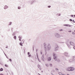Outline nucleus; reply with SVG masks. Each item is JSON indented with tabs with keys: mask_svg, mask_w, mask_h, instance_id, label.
<instances>
[{
	"mask_svg": "<svg viewBox=\"0 0 75 75\" xmlns=\"http://www.w3.org/2000/svg\"><path fill=\"white\" fill-rule=\"evenodd\" d=\"M44 45L45 48V52H46L45 55H46V54H47V50H48V51L50 50L51 48V46H50V44H48L47 47V45L45 43H44Z\"/></svg>",
	"mask_w": 75,
	"mask_h": 75,
	"instance_id": "1",
	"label": "nucleus"
},
{
	"mask_svg": "<svg viewBox=\"0 0 75 75\" xmlns=\"http://www.w3.org/2000/svg\"><path fill=\"white\" fill-rule=\"evenodd\" d=\"M54 35L55 37H57V38H60V37H61V36H60V35H59V34L57 33H55Z\"/></svg>",
	"mask_w": 75,
	"mask_h": 75,
	"instance_id": "2",
	"label": "nucleus"
},
{
	"mask_svg": "<svg viewBox=\"0 0 75 75\" xmlns=\"http://www.w3.org/2000/svg\"><path fill=\"white\" fill-rule=\"evenodd\" d=\"M53 55L54 57V59L55 61H57V57L55 56V54L54 53H53Z\"/></svg>",
	"mask_w": 75,
	"mask_h": 75,
	"instance_id": "3",
	"label": "nucleus"
},
{
	"mask_svg": "<svg viewBox=\"0 0 75 75\" xmlns=\"http://www.w3.org/2000/svg\"><path fill=\"white\" fill-rule=\"evenodd\" d=\"M58 46L57 45V47H56L55 49H54L55 51H58Z\"/></svg>",
	"mask_w": 75,
	"mask_h": 75,
	"instance_id": "4",
	"label": "nucleus"
},
{
	"mask_svg": "<svg viewBox=\"0 0 75 75\" xmlns=\"http://www.w3.org/2000/svg\"><path fill=\"white\" fill-rule=\"evenodd\" d=\"M36 56L37 57V58H38V61L40 62H41V61H40V60L39 59V58H38V53H36Z\"/></svg>",
	"mask_w": 75,
	"mask_h": 75,
	"instance_id": "5",
	"label": "nucleus"
},
{
	"mask_svg": "<svg viewBox=\"0 0 75 75\" xmlns=\"http://www.w3.org/2000/svg\"><path fill=\"white\" fill-rule=\"evenodd\" d=\"M8 8V6H7V5H5L4 7V9L6 10V9H7V8Z\"/></svg>",
	"mask_w": 75,
	"mask_h": 75,
	"instance_id": "6",
	"label": "nucleus"
},
{
	"mask_svg": "<svg viewBox=\"0 0 75 75\" xmlns=\"http://www.w3.org/2000/svg\"><path fill=\"white\" fill-rule=\"evenodd\" d=\"M42 60L43 61H44V55H42V56L41 57Z\"/></svg>",
	"mask_w": 75,
	"mask_h": 75,
	"instance_id": "7",
	"label": "nucleus"
},
{
	"mask_svg": "<svg viewBox=\"0 0 75 75\" xmlns=\"http://www.w3.org/2000/svg\"><path fill=\"white\" fill-rule=\"evenodd\" d=\"M48 61H50L51 60V58L50 57L48 58Z\"/></svg>",
	"mask_w": 75,
	"mask_h": 75,
	"instance_id": "8",
	"label": "nucleus"
},
{
	"mask_svg": "<svg viewBox=\"0 0 75 75\" xmlns=\"http://www.w3.org/2000/svg\"><path fill=\"white\" fill-rule=\"evenodd\" d=\"M71 68V71H74V69H75V68H74V67H70Z\"/></svg>",
	"mask_w": 75,
	"mask_h": 75,
	"instance_id": "9",
	"label": "nucleus"
},
{
	"mask_svg": "<svg viewBox=\"0 0 75 75\" xmlns=\"http://www.w3.org/2000/svg\"><path fill=\"white\" fill-rule=\"evenodd\" d=\"M70 44L71 45H74V43L72 41L70 42Z\"/></svg>",
	"mask_w": 75,
	"mask_h": 75,
	"instance_id": "10",
	"label": "nucleus"
},
{
	"mask_svg": "<svg viewBox=\"0 0 75 75\" xmlns=\"http://www.w3.org/2000/svg\"><path fill=\"white\" fill-rule=\"evenodd\" d=\"M64 54V55H65L67 57H68V53L67 52H65Z\"/></svg>",
	"mask_w": 75,
	"mask_h": 75,
	"instance_id": "11",
	"label": "nucleus"
},
{
	"mask_svg": "<svg viewBox=\"0 0 75 75\" xmlns=\"http://www.w3.org/2000/svg\"><path fill=\"white\" fill-rule=\"evenodd\" d=\"M38 68H39L40 70H41V67H40V65H38Z\"/></svg>",
	"mask_w": 75,
	"mask_h": 75,
	"instance_id": "12",
	"label": "nucleus"
},
{
	"mask_svg": "<svg viewBox=\"0 0 75 75\" xmlns=\"http://www.w3.org/2000/svg\"><path fill=\"white\" fill-rule=\"evenodd\" d=\"M18 38H19V41H21V38H22L21 36V37L18 36Z\"/></svg>",
	"mask_w": 75,
	"mask_h": 75,
	"instance_id": "13",
	"label": "nucleus"
},
{
	"mask_svg": "<svg viewBox=\"0 0 75 75\" xmlns=\"http://www.w3.org/2000/svg\"><path fill=\"white\" fill-rule=\"evenodd\" d=\"M71 67L68 68L67 71H71Z\"/></svg>",
	"mask_w": 75,
	"mask_h": 75,
	"instance_id": "14",
	"label": "nucleus"
},
{
	"mask_svg": "<svg viewBox=\"0 0 75 75\" xmlns=\"http://www.w3.org/2000/svg\"><path fill=\"white\" fill-rule=\"evenodd\" d=\"M34 3V1H31L30 3L31 4H33V3Z\"/></svg>",
	"mask_w": 75,
	"mask_h": 75,
	"instance_id": "15",
	"label": "nucleus"
},
{
	"mask_svg": "<svg viewBox=\"0 0 75 75\" xmlns=\"http://www.w3.org/2000/svg\"><path fill=\"white\" fill-rule=\"evenodd\" d=\"M0 71H3V68H1L0 69Z\"/></svg>",
	"mask_w": 75,
	"mask_h": 75,
	"instance_id": "16",
	"label": "nucleus"
},
{
	"mask_svg": "<svg viewBox=\"0 0 75 75\" xmlns=\"http://www.w3.org/2000/svg\"><path fill=\"white\" fill-rule=\"evenodd\" d=\"M19 44L20 45H21V46H23V44H22V43L21 42H20L19 43Z\"/></svg>",
	"mask_w": 75,
	"mask_h": 75,
	"instance_id": "17",
	"label": "nucleus"
},
{
	"mask_svg": "<svg viewBox=\"0 0 75 75\" xmlns=\"http://www.w3.org/2000/svg\"><path fill=\"white\" fill-rule=\"evenodd\" d=\"M13 38L15 40H16V36H14V37H13Z\"/></svg>",
	"mask_w": 75,
	"mask_h": 75,
	"instance_id": "18",
	"label": "nucleus"
},
{
	"mask_svg": "<svg viewBox=\"0 0 75 75\" xmlns=\"http://www.w3.org/2000/svg\"><path fill=\"white\" fill-rule=\"evenodd\" d=\"M64 26H66V27H68V25L65 24L64 25Z\"/></svg>",
	"mask_w": 75,
	"mask_h": 75,
	"instance_id": "19",
	"label": "nucleus"
},
{
	"mask_svg": "<svg viewBox=\"0 0 75 75\" xmlns=\"http://www.w3.org/2000/svg\"><path fill=\"white\" fill-rule=\"evenodd\" d=\"M50 66L51 67H52V64H50Z\"/></svg>",
	"mask_w": 75,
	"mask_h": 75,
	"instance_id": "20",
	"label": "nucleus"
},
{
	"mask_svg": "<svg viewBox=\"0 0 75 75\" xmlns=\"http://www.w3.org/2000/svg\"><path fill=\"white\" fill-rule=\"evenodd\" d=\"M59 75H62V73L59 72Z\"/></svg>",
	"mask_w": 75,
	"mask_h": 75,
	"instance_id": "21",
	"label": "nucleus"
},
{
	"mask_svg": "<svg viewBox=\"0 0 75 75\" xmlns=\"http://www.w3.org/2000/svg\"><path fill=\"white\" fill-rule=\"evenodd\" d=\"M31 54H29V55H28V57H31Z\"/></svg>",
	"mask_w": 75,
	"mask_h": 75,
	"instance_id": "22",
	"label": "nucleus"
},
{
	"mask_svg": "<svg viewBox=\"0 0 75 75\" xmlns=\"http://www.w3.org/2000/svg\"><path fill=\"white\" fill-rule=\"evenodd\" d=\"M9 60L11 62V61H12V60H11V59H9Z\"/></svg>",
	"mask_w": 75,
	"mask_h": 75,
	"instance_id": "23",
	"label": "nucleus"
},
{
	"mask_svg": "<svg viewBox=\"0 0 75 75\" xmlns=\"http://www.w3.org/2000/svg\"><path fill=\"white\" fill-rule=\"evenodd\" d=\"M45 65H46V67H48L49 66V65H48V64H46Z\"/></svg>",
	"mask_w": 75,
	"mask_h": 75,
	"instance_id": "24",
	"label": "nucleus"
},
{
	"mask_svg": "<svg viewBox=\"0 0 75 75\" xmlns=\"http://www.w3.org/2000/svg\"><path fill=\"white\" fill-rule=\"evenodd\" d=\"M55 70H56V71H59V69H57V68H56V69H55Z\"/></svg>",
	"mask_w": 75,
	"mask_h": 75,
	"instance_id": "25",
	"label": "nucleus"
},
{
	"mask_svg": "<svg viewBox=\"0 0 75 75\" xmlns=\"http://www.w3.org/2000/svg\"><path fill=\"white\" fill-rule=\"evenodd\" d=\"M11 23H11V22H10L9 25H11Z\"/></svg>",
	"mask_w": 75,
	"mask_h": 75,
	"instance_id": "26",
	"label": "nucleus"
},
{
	"mask_svg": "<svg viewBox=\"0 0 75 75\" xmlns=\"http://www.w3.org/2000/svg\"><path fill=\"white\" fill-rule=\"evenodd\" d=\"M40 54H42V51H40Z\"/></svg>",
	"mask_w": 75,
	"mask_h": 75,
	"instance_id": "27",
	"label": "nucleus"
},
{
	"mask_svg": "<svg viewBox=\"0 0 75 75\" xmlns=\"http://www.w3.org/2000/svg\"><path fill=\"white\" fill-rule=\"evenodd\" d=\"M69 21H72V19H69Z\"/></svg>",
	"mask_w": 75,
	"mask_h": 75,
	"instance_id": "28",
	"label": "nucleus"
},
{
	"mask_svg": "<svg viewBox=\"0 0 75 75\" xmlns=\"http://www.w3.org/2000/svg\"><path fill=\"white\" fill-rule=\"evenodd\" d=\"M5 67H8V66H7V64H5Z\"/></svg>",
	"mask_w": 75,
	"mask_h": 75,
	"instance_id": "29",
	"label": "nucleus"
},
{
	"mask_svg": "<svg viewBox=\"0 0 75 75\" xmlns=\"http://www.w3.org/2000/svg\"><path fill=\"white\" fill-rule=\"evenodd\" d=\"M72 34H74V35H75V33H74V32H72Z\"/></svg>",
	"mask_w": 75,
	"mask_h": 75,
	"instance_id": "30",
	"label": "nucleus"
},
{
	"mask_svg": "<svg viewBox=\"0 0 75 75\" xmlns=\"http://www.w3.org/2000/svg\"><path fill=\"white\" fill-rule=\"evenodd\" d=\"M71 16L72 17H74V15H71Z\"/></svg>",
	"mask_w": 75,
	"mask_h": 75,
	"instance_id": "31",
	"label": "nucleus"
},
{
	"mask_svg": "<svg viewBox=\"0 0 75 75\" xmlns=\"http://www.w3.org/2000/svg\"><path fill=\"white\" fill-rule=\"evenodd\" d=\"M71 25H68V27H71Z\"/></svg>",
	"mask_w": 75,
	"mask_h": 75,
	"instance_id": "32",
	"label": "nucleus"
},
{
	"mask_svg": "<svg viewBox=\"0 0 75 75\" xmlns=\"http://www.w3.org/2000/svg\"><path fill=\"white\" fill-rule=\"evenodd\" d=\"M21 8V7H18V9H20Z\"/></svg>",
	"mask_w": 75,
	"mask_h": 75,
	"instance_id": "33",
	"label": "nucleus"
},
{
	"mask_svg": "<svg viewBox=\"0 0 75 75\" xmlns=\"http://www.w3.org/2000/svg\"><path fill=\"white\" fill-rule=\"evenodd\" d=\"M73 59H75V57H73Z\"/></svg>",
	"mask_w": 75,
	"mask_h": 75,
	"instance_id": "34",
	"label": "nucleus"
},
{
	"mask_svg": "<svg viewBox=\"0 0 75 75\" xmlns=\"http://www.w3.org/2000/svg\"><path fill=\"white\" fill-rule=\"evenodd\" d=\"M30 52H28V55H30Z\"/></svg>",
	"mask_w": 75,
	"mask_h": 75,
	"instance_id": "35",
	"label": "nucleus"
},
{
	"mask_svg": "<svg viewBox=\"0 0 75 75\" xmlns=\"http://www.w3.org/2000/svg\"><path fill=\"white\" fill-rule=\"evenodd\" d=\"M48 8H50V7H51V6H48Z\"/></svg>",
	"mask_w": 75,
	"mask_h": 75,
	"instance_id": "36",
	"label": "nucleus"
},
{
	"mask_svg": "<svg viewBox=\"0 0 75 75\" xmlns=\"http://www.w3.org/2000/svg\"><path fill=\"white\" fill-rule=\"evenodd\" d=\"M38 51V49H36V52H37Z\"/></svg>",
	"mask_w": 75,
	"mask_h": 75,
	"instance_id": "37",
	"label": "nucleus"
},
{
	"mask_svg": "<svg viewBox=\"0 0 75 75\" xmlns=\"http://www.w3.org/2000/svg\"><path fill=\"white\" fill-rule=\"evenodd\" d=\"M73 23H75V21H74V20H73Z\"/></svg>",
	"mask_w": 75,
	"mask_h": 75,
	"instance_id": "38",
	"label": "nucleus"
},
{
	"mask_svg": "<svg viewBox=\"0 0 75 75\" xmlns=\"http://www.w3.org/2000/svg\"><path fill=\"white\" fill-rule=\"evenodd\" d=\"M67 46H68V47H69V44H67Z\"/></svg>",
	"mask_w": 75,
	"mask_h": 75,
	"instance_id": "39",
	"label": "nucleus"
},
{
	"mask_svg": "<svg viewBox=\"0 0 75 75\" xmlns=\"http://www.w3.org/2000/svg\"><path fill=\"white\" fill-rule=\"evenodd\" d=\"M69 33H71V31H68Z\"/></svg>",
	"mask_w": 75,
	"mask_h": 75,
	"instance_id": "40",
	"label": "nucleus"
},
{
	"mask_svg": "<svg viewBox=\"0 0 75 75\" xmlns=\"http://www.w3.org/2000/svg\"><path fill=\"white\" fill-rule=\"evenodd\" d=\"M74 49L75 50V46L73 47Z\"/></svg>",
	"mask_w": 75,
	"mask_h": 75,
	"instance_id": "41",
	"label": "nucleus"
},
{
	"mask_svg": "<svg viewBox=\"0 0 75 75\" xmlns=\"http://www.w3.org/2000/svg\"><path fill=\"white\" fill-rule=\"evenodd\" d=\"M61 16V14H59V16Z\"/></svg>",
	"mask_w": 75,
	"mask_h": 75,
	"instance_id": "42",
	"label": "nucleus"
},
{
	"mask_svg": "<svg viewBox=\"0 0 75 75\" xmlns=\"http://www.w3.org/2000/svg\"><path fill=\"white\" fill-rule=\"evenodd\" d=\"M61 43L64 44V42H61Z\"/></svg>",
	"mask_w": 75,
	"mask_h": 75,
	"instance_id": "43",
	"label": "nucleus"
},
{
	"mask_svg": "<svg viewBox=\"0 0 75 75\" xmlns=\"http://www.w3.org/2000/svg\"><path fill=\"white\" fill-rule=\"evenodd\" d=\"M62 30H63L62 29H61L60 31H62Z\"/></svg>",
	"mask_w": 75,
	"mask_h": 75,
	"instance_id": "44",
	"label": "nucleus"
},
{
	"mask_svg": "<svg viewBox=\"0 0 75 75\" xmlns=\"http://www.w3.org/2000/svg\"><path fill=\"white\" fill-rule=\"evenodd\" d=\"M58 62H59L60 61V60H58L57 61Z\"/></svg>",
	"mask_w": 75,
	"mask_h": 75,
	"instance_id": "45",
	"label": "nucleus"
},
{
	"mask_svg": "<svg viewBox=\"0 0 75 75\" xmlns=\"http://www.w3.org/2000/svg\"><path fill=\"white\" fill-rule=\"evenodd\" d=\"M53 72H55V70H53Z\"/></svg>",
	"mask_w": 75,
	"mask_h": 75,
	"instance_id": "46",
	"label": "nucleus"
},
{
	"mask_svg": "<svg viewBox=\"0 0 75 75\" xmlns=\"http://www.w3.org/2000/svg\"><path fill=\"white\" fill-rule=\"evenodd\" d=\"M52 75H54V74H53L52 73H51Z\"/></svg>",
	"mask_w": 75,
	"mask_h": 75,
	"instance_id": "47",
	"label": "nucleus"
},
{
	"mask_svg": "<svg viewBox=\"0 0 75 75\" xmlns=\"http://www.w3.org/2000/svg\"><path fill=\"white\" fill-rule=\"evenodd\" d=\"M6 48H8V47H6Z\"/></svg>",
	"mask_w": 75,
	"mask_h": 75,
	"instance_id": "48",
	"label": "nucleus"
},
{
	"mask_svg": "<svg viewBox=\"0 0 75 75\" xmlns=\"http://www.w3.org/2000/svg\"><path fill=\"white\" fill-rule=\"evenodd\" d=\"M33 51H34V47H33Z\"/></svg>",
	"mask_w": 75,
	"mask_h": 75,
	"instance_id": "49",
	"label": "nucleus"
},
{
	"mask_svg": "<svg viewBox=\"0 0 75 75\" xmlns=\"http://www.w3.org/2000/svg\"><path fill=\"white\" fill-rule=\"evenodd\" d=\"M62 75H65L64 74H62Z\"/></svg>",
	"mask_w": 75,
	"mask_h": 75,
	"instance_id": "50",
	"label": "nucleus"
},
{
	"mask_svg": "<svg viewBox=\"0 0 75 75\" xmlns=\"http://www.w3.org/2000/svg\"><path fill=\"white\" fill-rule=\"evenodd\" d=\"M24 42V41L22 43V44H23Z\"/></svg>",
	"mask_w": 75,
	"mask_h": 75,
	"instance_id": "51",
	"label": "nucleus"
},
{
	"mask_svg": "<svg viewBox=\"0 0 75 75\" xmlns=\"http://www.w3.org/2000/svg\"><path fill=\"white\" fill-rule=\"evenodd\" d=\"M67 75H69V74H67Z\"/></svg>",
	"mask_w": 75,
	"mask_h": 75,
	"instance_id": "52",
	"label": "nucleus"
},
{
	"mask_svg": "<svg viewBox=\"0 0 75 75\" xmlns=\"http://www.w3.org/2000/svg\"><path fill=\"white\" fill-rule=\"evenodd\" d=\"M74 16L75 17V15H74Z\"/></svg>",
	"mask_w": 75,
	"mask_h": 75,
	"instance_id": "53",
	"label": "nucleus"
},
{
	"mask_svg": "<svg viewBox=\"0 0 75 75\" xmlns=\"http://www.w3.org/2000/svg\"><path fill=\"white\" fill-rule=\"evenodd\" d=\"M6 58H8V57H7Z\"/></svg>",
	"mask_w": 75,
	"mask_h": 75,
	"instance_id": "54",
	"label": "nucleus"
},
{
	"mask_svg": "<svg viewBox=\"0 0 75 75\" xmlns=\"http://www.w3.org/2000/svg\"><path fill=\"white\" fill-rule=\"evenodd\" d=\"M42 72H43V71H42Z\"/></svg>",
	"mask_w": 75,
	"mask_h": 75,
	"instance_id": "55",
	"label": "nucleus"
},
{
	"mask_svg": "<svg viewBox=\"0 0 75 75\" xmlns=\"http://www.w3.org/2000/svg\"><path fill=\"white\" fill-rule=\"evenodd\" d=\"M74 32H75V30H74Z\"/></svg>",
	"mask_w": 75,
	"mask_h": 75,
	"instance_id": "56",
	"label": "nucleus"
}]
</instances>
